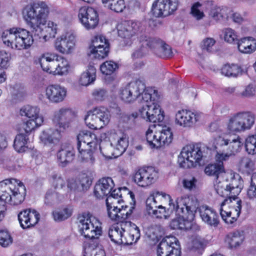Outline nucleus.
Segmentation results:
<instances>
[{
	"mask_svg": "<svg viewBox=\"0 0 256 256\" xmlns=\"http://www.w3.org/2000/svg\"><path fill=\"white\" fill-rule=\"evenodd\" d=\"M243 144L242 139L240 136L231 141L222 136L216 137L214 141V148L216 152V162L210 164L206 167V174L208 176H215L218 178V175L224 172L223 162L240 152Z\"/></svg>",
	"mask_w": 256,
	"mask_h": 256,
	"instance_id": "f257e3e1",
	"label": "nucleus"
},
{
	"mask_svg": "<svg viewBox=\"0 0 256 256\" xmlns=\"http://www.w3.org/2000/svg\"><path fill=\"white\" fill-rule=\"evenodd\" d=\"M26 10V14L24 18L28 25L32 28V32L34 38L46 42L42 26L49 12L48 6L44 2L38 1L34 2Z\"/></svg>",
	"mask_w": 256,
	"mask_h": 256,
	"instance_id": "f03ea898",
	"label": "nucleus"
},
{
	"mask_svg": "<svg viewBox=\"0 0 256 256\" xmlns=\"http://www.w3.org/2000/svg\"><path fill=\"white\" fill-rule=\"evenodd\" d=\"M26 194L24 184L15 178L6 179L0 182L1 204L18 205L24 200Z\"/></svg>",
	"mask_w": 256,
	"mask_h": 256,
	"instance_id": "7ed1b4c3",
	"label": "nucleus"
},
{
	"mask_svg": "<svg viewBox=\"0 0 256 256\" xmlns=\"http://www.w3.org/2000/svg\"><path fill=\"white\" fill-rule=\"evenodd\" d=\"M4 43L12 48L28 49L32 44V36L26 29L13 28L4 31L2 36Z\"/></svg>",
	"mask_w": 256,
	"mask_h": 256,
	"instance_id": "20e7f679",
	"label": "nucleus"
},
{
	"mask_svg": "<svg viewBox=\"0 0 256 256\" xmlns=\"http://www.w3.org/2000/svg\"><path fill=\"white\" fill-rule=\"evenodd\" d=\"M210 151L208 148L199 147L198 145L186 146L183 148L178 157V162L181 168H190L195 163H200L202 158L206 156L204 151Z\"/></svg>",
	"mask_w": 256,
	"mask_h": 256,
	"instance_id": "39448f33",
	"label": "nucleus"
},
{
	"mask_svg": "<svg viewBox=\"0 0 256 256\" xmlns=\"http://www.w3.org/2000/svg\"><path fill=\"white\" fill-rule=\"evenodd\" d=\"M110 144V148L114 149V151L111 152L112 156L114 157L122 155L126 150L128 146V138L126 134L121 131L112 132L110 134L109 136ZM104 144L100 146V150L101 154L106 157H110V150L103 146Z\"/></svg>",
	"mask_w": 256,
	"mask_h": 256,
	"instance_id": "423d86ee",
	"label": "nucleus"
},
{
	"mask_svg": "<svg viewBox=\"0 0 256 256\" xmlns=\"http://www.w3.org/2000/svg\"><path fill=\"white\" fill-rule=\"evenodd\" d=\"M255 114L250 112H242L234 114L229 120L228 129L231 132H242L250 130L254 124Z\"/></svg>",
	"mask_w": 256,
	"mask_h": 256,
	"instance_id": "0eeeda50",
	"label": "nucleus"
},
{
	"mask_svg": "<svg viewBox=\"0 0 256 256\" xmlns=\"http://www.w3.org/2000/svg\"><path fill=\"white\" fill-rule=\"evenodd\" d=\"M78 230L84 238L90 240H98L102 235L101 223L92 216L82 215L78 218Z\"/></svg>",
	"mask_w": 256,
	"mask_h": 256,
	"instance_id": "6e6552de",
	"label": "nucleus"
},
{
	"mask_svg": "<svg viewBox=\"0 0 256 256\" xmlns=\"http://www.w3.org/2000/svg\"><path fill=\"white\" fill-rule=\"evenodd\" d=\"M151 104L143 105L140 110L141 117L146 122H161L164 119V112H162L160 106L156 102L160 98V96L156 90H152Z\"/></svg>",
	"mask_w": 256,
	"mask_h": 256,
	"instance_id": "1a4fd4ad",
	"label": "nucleus"
},
{
	"mask_svg": "<svg viewBox=\"0 0 256 256\" xmlns=\"http://www.w3.org/2000/svg\"><path fill=\"white\" fill-rule=\"evenodd\" d=\"M151 104L143 105L140 110L141 117L146 122H161L164 119V112H162L160 106L156 102L160 98V96L156 90H152Z\"/></svg>",
	"mask_w": 256,
	"mask_h": 256,
	"instance_id": "9d476101",
	"label": "nucleus"
},
{
	"mask_svg": "<svg viewBox=\"0 0 256 256\" xmlns=\"http://www.w3.org/2000/svg\"><path fill=\"white\" fill-rule=\"evenodd\" d=\"M111 115L106 108H96L88 111L84 118L85 123L88 128L98 130L108 124Z\"/></svg>",
	"mask_w": 256,
	"mask_h": 256,
	"instance_id": "9b49d317",
	"label": "nucleus"
},
{
	"mask_svg": "<svg viewBox=\"0 0 256 256\" xmlns=\"http://www.w3.org/2000/svg\"><path fill=\"white\" fill-rule=\"evenodd\" d=\"M20 114L28 118L23 125V128L26 134H29L40 126L44 122L43 116L40 114V110L37 106L29 105L24 106L20 110Z\"/></svg>",
	"mask_w": 256,
	"mask_h": 256,
	"instance_id": "f8f14e48",
	"label": "nucleus"
},
{
	"mask_svg": "<svg viewBox=\"0 0 256 256\" xmlns=\"http://www.w3.org/2000/svg\"><path fill=\"white\" fill-rule=\"evenodd\" d=\"M172 206L176 214H184L190 220H194L199 203L195 197H180L176 199Z\"/></svg>",
	"mask_w": 256,
	"mask_h": 256,
	"instance_id": "ddd939ff",
	"label": "nucleus"
},
{
	"mask_svg": "<svg viewBox=\"0 0 256 256\" xmlns=\"http://www.w3.org/2000/svg\"><path fill=\"white\" fill-rule=\"evenodd\" d=\"M146 90L144 82L138 79L128 84L122 88L120 92L121 99L126 103H131L135 101L140 96V93Z\"/></svg>",
	"mask_w": 256,
	"mask_h": 256,
	"instance_id": "4468645a",
	"label": "nucleus"
},
{
	"mask_svg": "<svg viewBox=\"0 0 256 256\" xmlns=\"http://www.w3.org/2000/svg\"><path fill=\"white\" fill-rule=\"evenodd\" d=\"M157 256H180V242L174 237L162 239L157 246Z\"/></svg>",
	"mask_w": 256,
	"mask_h": 256,
	"instance_id": "2eb2a0df",
	"label": "nucleus"
},
{
	"mask_svg": "<svg viewBox=\"0 0 256 256\" xmlns=\"http://www.w3.org/2000/svg\"><path fill=\"white\" fill-rule=\"evenodd\" d=\"M158 178V172L152 166L140 168L134 176V182L142 187L148 186L154 182Z\"/></svg>",
	"mask_w": 256,
	"mask_h": 256,
	"instance_id": "dca6fc26",
	"label": "nucleus"
},
{
	"mask_svg": "<svg viewBox=\"0 0 256 256\" xmlns=\"http://www.w3.org/2000/svg\"><path fill=\"white\" fill-rule=\"evenodd\" d=\"M178 5V0H158L153 4L152 11L156 18L165 17L176 11Z\"/></svg>",
	"mask_w": 256,
	"mask_h": 256,
	"instance_id": "f3484780",
	"label": "nucleus"
},
{
	"mask_svg": "<svg viewBox=\"0 0 256 256\" xmlns=\"http://www.w3.org/2000/svg\"><path fill=\"white\" fill-rule=\"evenodd\" d=\"M140 41L143 46H146L149 48L156 49V54L159 56H170L172 55L170 46L159 38L142 36L140 37Z\"/></svg>",
	"mask_w": 256,
	"mask_h": 256,
	"instance_id": "a211bd4d",
	"label": "nucleus"
},
{
	"mask_svg": "<svg viewBox=\"0 0 256 256\" xmlns=\"http://www.w3.org/2000/svg\"><path fill=\"white\" fill-rule=\"evenodd\" d=\"M76 35L68 32L58 37L54 42V48L60 53L64 54H71L75 47Z\"/></svg>",
	"mask_w": 256,
	"mask_h": 256,
	"instance_id": "6ab92c4d",
	"label": "nucleus"
},
{
	"mask_svg": "<svg viewBox=\"0 0 256 256\" xmlns=\"http://www.w3.org/2000/svg\"><path fill=\"white\" fill-rule=\"evenodd\" d=\"M78 18L86 30L94 29L98 24V16L92 8L84 6L79 10Z\"/></svg>",
	"mask_w": 256,
	"mask_h": 256,
	"instance_id": "aec40b11",
	"label": "nucleus"
},
{
	"mask_svg": "<svg viewBox=\"0 0 256 256\" xmlns=\"http://www.w3.org/2000/svg\"><path fill=\"white\" fill-rule=\"evenodd\" d=\"M90 54L94 57L102 59L106 56L109 52V44L102 36H98L92 40V44L90 47Z\"/></svg>",
	"mask_w": 256,
	"mask_h": 256,
	"instance_id": "412c9836",
	"label": "nucleus"
},
{
	"mask_svg": "<svg viewBox=\"0 0 256 256\" xmlns=\"http://www.w3.org/2000/svg\"><path fill=\"white\" fill-rule=\"evenodd\" d=\"M139 26L136 22L125 21L118 26V35L124 39L126 46H130L132 43V38L138 32Z\"/></svg>",
	"mask_w": 256,
	"mask_h": 256,
	"instance_id": "4be33fe9",
	"label": "nucleus"
},
{
	"mask_svg": "<svg viewBox=\"0 0 256 256\" xmlns=\"http://www.w3.org/2000/svg\"><path fill=\"white\" fill-rule=\"evenodd\" d=\"M18 220L22 228H30L38 222L40 214L34 210H24L18 214Z\"/></svg>",
	"mask_w": 256,
	"mask_h": 256,
	"instance_id": "5701e85b",
	"label": "nucleus"
},
{
	"mask_svg": "<svg viewBox=\"0 0 256 256\" xmlns=\"http://www.w3.org/2000/svg\"><path fill=\"white\" fill-rule=\"evenodd\" d=\"M176 214L179 216V217L171 221L170 226L172 228L192 231L200 230L198 226L194 222V220H190L187 218L188 215L182 213Z\"/></svg>",
	"mask_w": 256,
	"mask_h": 256,
	"instance_id": "b1692460",
	"label": "nucleus"
},
{
	"mask_svg": "<svg viewBox=\"0 0 256 256\" xmlns=\"http://www.w3.org/2000/svg\"><path fill=\"white\" fill-rule=\"evenodd\" d=\"M73 112L68 108H62L54 112L52 122L55 127L63 130L68 126L70 119L73 116Z\"/></svg>",
	"mask_w": 256,
	"mask_h": 256,
	"instance_id": "393cba45",
	"label": "nucleus"
},
{
	"mask_svg": "<svg viewBox=\"0 0 256 256\" xmlns=\"http://www.w3.org/2000/svg\"><path fill=\"white\" fill-rule=\"evenodd\" d=\"M114 186V182L111 178H103L96 184L94 194L97 198H102L110 194Z\"/></svg>",
	"mask_w": 256,
	"mask_h": 256,
	"instance_id": "a878e982",
	"label": "nucleus"
},
{
	"mask_svg": "<svg viewBox=\"0 0 256 256\" xmlns=\"http://www.w3.org/2000/svg\"><path fill=\"white\" fill-rule=\"evenodd\" d=\"M176 120L180 126L190 128L198 120V116L190 110H182L176 114Z\"/></svg>",
	"mask_w": 256,
	"mask_h": 256,
	"instance_id": "bb28decb",
	"label": "nucleus"
},
{
	"mask_svg": "<svg viewBox=\"0 0 256 256\" xmlns=\"http://www.w3.org/2000/svg\"><path fill=\"white\" fill-rule=\"evenodd\" d=\"M66 90L60 85L54 84L48 86L46 89V96L52 103H58L64 99Z\"/></svg>",
	"mask_w": 256,
	"mask_h": 256,
	"instance_id": "cd10ccee",
	"label": "nucleus"
},
{
	"mask_svg": "<svg viewBox=\"0 0 256 256\" xmlns=\"http://www.w3.org/2000/svg\"><path fill=\"white\" fill-rule=\"evenodd\" d=\"M57 158L58 165L65 167L72 162L74 156V150L70 144L62 145L60 150L58 152Z\"/></svg>",
	"mask_w": 256,
	"mask_h": 256,
	"instance_id": "c85d7f7f",
	"label": "nucleus"
},
{
	"mask_svg": "<svg viewBox=\"0 0 256 256\" xmlns=\"http://www.w3.org/2000/svg\"><path fill=\"white\" fill-rule=\"evenodd\" d=\"M131 222H122L112 225L108 233L111 240L118 244H122L125 228H128Z\"/></svg>",
	"mask_w": 256,
	"mask_h": 256,
	"instance_id": "c756f323",
	"label": "nucleus"
},
{
	"mask_svg": "<svg viewBox=\"0 0 256 256\" xmlns=\"http://www.w3.org/2000/svg\"><path fill=\"white\" fill-rule=\"evenodd\" d=\"M63 130L58 127L50 128L42 132L40 140L44 144H56L62 137L61 132Z\"/></svg>",
	"mask_w": 256,
	"mask_h": 256,
	"instance_id": "7c9ffc66",
	"label": "nucleus"
},
{
	"mask_svg": "<svg viewBox=\"0 0 256 256\" xmlns=\"http://www.w3.org/2000/svg\"><path fill=\"white\" fill-rule=\"evenodd\" d=\"M96 142V136L94 134L87 130L82 131L77 136L76 148H92L94 146Z\"/></svg>",
	"mask_w": 256,
	"mask_h": 256,
	"instance_id": "2f4dec72",
	"label": "nucleus"
},
{
	"mask_svg": "<svg viewBox=\"0 0 256 256\" xmlns=\"http://www.w3.org/2000/svg\"><path fill=\"white\" fill-rule=\"evenodd\" d=\"M200 214L202 220L208 225L217 227L220 220L218 214L210 208L202 207L199 210Z\"/></svg>",
	"mask_w": 256,
	"mask_h": 256,
	"instance_id": "473e14b6",
	"label": "nucleus"
},
{
	"mask_svg": "<svg viewBox=\"0 0 256 256\" xmlns=\"http://www.w3.org/2000/svg\"><path fill=\"white\" fill-rule=\"evenodd\" d=\"M91 184V182L88 178L84 177L81 179H69L67 183V187L70 192H82L87 190Z\"/></svg>",
	"mask_w": 256,
	"mask_h": 256,
	"instance_id": "72a5a7b5",
	"label": "nucleus"
},
{
	"mask_svg": "<svg viewBox=\"0 0 256 256\" xmlns=\"http://www.w3.org/2000/svg\"><path fill=\"white\" fill-rule=\"evenodd\" d=\"M140 230L138 226L133 224L125 228L122 239L123 244L130 245L136 242L140 238Z\"/></svg>",
	"mask_w": 256,
	"mask_h": 256,
	"instance_id": "f704fd0d",
	"label": "nucleus"
},
{
	"mask_svg": "<svg viewBox=\"0 0 256 256\" xmlns=\"http://www.w3.org/2000/svg\"><path fill=\"white\" fill-rule=\"evenodd\" d=\"M215 189L218 194L222 197L226 198L222 202L221 206H224L226 203L228 204L232 202L233 196L231 190L229 188L227 180H224L219 182L215 185Z\"/></svg>",
	"mask_w": 256,
	"mask_h": 256,
	"instance_id": "c9c22d12",
	"label": "nucleus"
},
{
	"mask_svg": "<svg viewBox=\"0 0 256 256\" xmlns=\"http://www.w3.org/2000/svg\"><path fill=\"white\" fill-rule=\"evenodd\" d=\"M238 48L244 54H250L256 50V40L252 38H244L237 42Z\"/></svg>",
	"mask_w": 256,
	"mask_h": 256,
	"instance_id": "e433bc0d",
	"label": "nucleus"
},
{
	"mask_svg": "<svg viewBox=\"0 0 256 256\" xmlns=\"http://www.w3.org/2000/svg\"><path fill=\"white\" fill-rule=\"evenodd\" d=\"M244 237L242 231L236 230L227 234L226 241L231 248L238 246L244 240Z\"/></svg>",
	"mask_w": 256,
	"mask_h": 256,
	"instance_id": "4c0bfd02",
	"label": "nucleus"
},
{
	"mask_svg": "<svg viewBox=\"0 0 256 256\" xmlns=\"http://www.w3.org/2000/svg\"><path fill=\"white\" fill-rule=\"evenodd\" d=\"M158 136L161 140L162 146L169 145L173 140V132L172 128L164 126L162 129L158 130Z\"/></svg>",
	"mask_w": 256,
	"mask_h": 256,
	"instance_id": "58836bf2",
	"label": "nucleus"
},
{
	"mask_svg": "<svg viewBox=\"0 0 256 256\" xmlns=\"http://www.w3.org/2000/svg\"><path fill=\"white\" fill-rule=\"evenodd\" d=\"M96 69L94 66L89 65L86 72L81 75L80 82L84 86H87L94 82L96 78Z\"/></svg>",
	"mask_w": 256,
	"mask_h": 256,
	"instance_id": "ea45409f",
	"label": "nucleus"
},
{
	"mask_svg": "<svg viewBox=\"0 0 256 256\" xmlns=\"http://www.w3.org/2000/svg\"><path fill=\"white\" fill-rule=\"evenodd\" d=\"M228 11L229 9L226 8H220L214 6L210 10V16L216 21L222 20H228Z\"/></svg>",
	"mask_w": 256,
	"mask_h": 256,
	"instance_id": "a19ab883",
	"label": "nucleus"
},
{
	"mask_svg": "<svg viewBox=\"0 0 256 256\" xmlns=\"http://www.w3.org/2000/svg\"><path fill=\"white\" fill-rule=\"evenodd\" d=\"M160 195H162L163 198H166L167 196L170 200V195L162 192H160L158 191L155 192L153 195H150L146 200V210L148 214L150 215L152 212L156 210L158 206L156 204L155 198Z\"/></svg>",
	"mask_w": 256,
	"mask_h": 256,
	"instance_id": "79ce46f5",
	"label": "nucleus"
},
{
	"mask_svg": "<svg viewBox=\"0 0 256 256\" xmlns=\"http://www.w3.org/2000/svg\"><path fill=\"white\" fill-rule=\"evenodd\" d=\"M105 7L116 12H121L126 8L124 0H102Z\"/></svg>",
	"mask_w": 256,
	"mask_h": 256,
	"instance_id": "37998d69",
	"label": "nucleus"
},
{
	"mask_svg": "<svg viewBox=\"0 0 256 256\" xmlns=\"http://www.w3.org/2000/svg\"><path fill=\"white\" fill-rule=\"evenodd\" d=\"M162 228L158 225L152 226L148 228L146 231L147 237L154 243L157 242L162 236Z\"/></svg>",
	"mask_w": 256,
	"mask_h": 256,
	"instance_id": "c03bdc74",
	"label": "nucleus"
},
{
	"mask_svg": "<svg viewBox=\"0 0 256 256\" xmlns=\"http://www.w3.org/2000/svg\"><path fill=\"white\" fill-rule=\"evenodd\" d=\"M26 136L23 134H18L14 139V149L18 152H22L28 149Z\"/></svg>",
	"mask_w": 256,
	"mask_h": 256,
	"instance_id": "a18cd8bd",
	"label": "nucleus"
},
{
	"mask_svg": "<svg viewBox=\"0 0 256 256\" xmlns=\"http://www.w3.org/2000/svg\"><path fill=\"white\" fill-rule=\"evenodd\" d=\"M146 141L152 148H158L162 146L161 140L158 136V131L154 134L152 130L149 128L146 132Z\"/></svg>",
	"mask_w": 256,
	"mask_h": 256,
	"instance_id": "49530a36",
	"label": "nucleus"
},
{
	"mask_svg": "<svg viewBox=\"0 0 256 256\" xmlns=\"http://www.w3.org/2000/svg\"><path fill=\"white\" fill-rule=\"evenodd\" d=\"M228 186L231 190L233 196V200H238L237 196L240 192L242 188V181L240 178H232L230 182L228 183Z\"/></svg>",
	"mask_w": 256,
	"mask_h": 256,
	"instance_id": "de8ad7c7",
	"label": "nucleus"
},
{
	"mask_svg": "<svg viewBox=\"0 0 256 256\" xmlns=\"http://www.w3.org/2000/svg\"><path fill=\"white\" fill-rule=\"evenodd\" d=\"M44 34L46 35V40L47 41L50 38H54L56 34L57 26L54 22L48 21L44 24L42 26Z\"/></svg>",
	"mask_w": 256,
	"mask_h": 256,
	"instance_id": "09e8293b",
	"label": "nucleus"
},
{
	"mask_svg": "<svg viewBox=\"0 0 256 256\" xmlns=\"http://www.w3.org/2000/svg\"><path fill=\"white\" fill-rule=\"evenodd\" d=\"M240 68L236 64H225L221 69V73L222 74L226 76L230 77L236 76L240 72Z\"/></svg>",
	"mask_w": 256,
	"mask_h": 256,
	"instance_id": "8fccbe9b",
	"label": "nucleus"
},
{
	"mask_svg": "<svg viewBox=\"0 0 256 256\" xmlns=\"http://www.w3.org/2000/svg\"><path fill=\"white\" fill-rule=\"evenodd\" d=\"M81 147L78 150L79 152L78 156L82 160L93 164L94 162V158L93 156L92 152L90 148H86Z\"/></svg>",
	"mask_w": 256,
	"mask_h": 256,
	"instance_id": "3c124183",
	"label": "nucleus"
},
{
	"mask_svg": "<svg viewBox=\"0 0 256 256\" xmlns=\"http://www.w3.org/2000/svg\"><path fill=\"white\" fill-rule=\"evenodd\" d=\"M57 74L64 75L68 73L70 65L68 61L62 57L57 56Z\"/></svg>",
	"mask_w": 256,
	"mask_h": 256,
	"instance_id": "603ef678",
	"label": "nucleus"
},
{
	"mask_svg": "<svg viewBox=\"0 0 256 256\" xmlns=\"http://www.w3.org/2000/svg\"><path fill=\"white\" fill-rule=\"evenodd\" d=\"M245 148L248 154H256V134L250 136L246 139Z\"/></svg>",
	"mask_w": 256,
	"mask_h": 256,
	"instance_id": "864d4df0",
	"label": "nucleus"
},
{
	"mask_svg": "<svg viewBox=\"0 0 256 256\" xmlns=\"http://www.w3.org/2000/svg\"><path fill=\"white\" fill-rule=\"evenodd\" d=\"M118 68V64L113 61H106L100 66L102 72L106 75H110Z\"/></svg>",
	"mask_w": 256,
	"mask_h": 256,
	"instance_id": "5fc2aeb1",
	"label": "nucleus"
},
{
	"mask_svg": "<svg viewBox=\"0 0 256 256\" xmlns=\"http://www.w3.org/2000/svg\"><path fill=\"white\" fill-rule=\"evenodd\" d=\"M94 246H89L86 247L84 250V256H105V252L103 250L97 248L96 245L97 242H95Z\"/></svg>",
	"mask_w": 256,
	"mask_h": 256,
	"instance_id": "6e6d98bb",
	"label": "nucleus"
},
{
	"mask_svg": "<svg viewBox=\"0 0 256 256\" xmlns=\"http://www.w3.org/2000/svg\"><path fill=\"white\" fill-rule=\"evenodd\" d=\"M58 201V194L52 190H48L44 197V204L49 206H51Z\"/></svg>",
	"mask_w": 256,
	"mask_h": 256,
	"instance_id": "4d7b16f0",
	"label": "nucleus"
},
{
	"mask_svg": "<svg viewBox=\"0 0 256 256\" xmlns=\"http://www.w3.org/2000/svg\"><path fill=\"white\" fill-rule=\"evenodd\" d=\"M52 215L56 221H62L67 219L71 216V212L68 208H65L62 210H56L53 212Z\"/></svg>",
	"mask_w": 256,
	"mask_h": 256,
	"instance_id": "13d9d810",
	"label": "nucleus"
},
{
	"mask_svg": "<svg viewBox=\"0 0 256 256\" xmlns=\"http://www.w3.org/2000/svg\"><path fill=\"white\" fill-rule=\"evenodd\" d=\"M247 196L250 199H256V172L252 174L250 185L247 189Z\"/></svg>",
	"mask_w": 256,
	"mask_h": 256,
	"instance_id": "bf43d9fd",
	"label": "nucleus"
},
{
	"mask_svg": "<svg viewBox=\"0 0 256 256\" xmlns=\"http://www.w3.org/2000/svg\"><path fill=\"white\" fill-rule=\"evenodd\" d=\"M51 182L55 188H62L65 186V180L60 174L54 173L51 176Z\"/></svg>",
	"mask_w": 256,
	"mask_h": 256,
	"instance_id": "052dcab7",
	"label": "nucleus"
},
{
	"mask_svg": "<svg viewBox=\"0 0 256 256\" xmlns=\"http://www.w3.org/2000/svg\"><path fill=\"white\" fill-rule=\"evenodd\" d=\"M224 40L228 43L238 42V36L234 30L231 28H226L224 30Z\"/></svg>",
	"mask_w": 256,
	"mask_h": 256,
	"instance_id": "680f3d73",
	"label": "nucleus"
},
{
	"mask_svg": "<svg viewBox=\"0 0 256 256\" xmlns=\"http://www.w3.org/2000/svg\"><path fill=\"white\" fill-rule=\"evenodd\" d=\"M12 242V238L6 230H0V245L2 247H7Z\"/></svg>",
	"mask_w": 256,
	"mask_h": 256,
	"instance_id": "e2e57ef3",
	"label": "nucleus"
},
{
	"mask_svg": "<svg viewBox=\"0 0 256 256\" xmlns=\"http://www.w3.org/2000/svg\"><path fill=\"white\" fill-rule=\"evenodd\" d=\"M52 54H42L40 58V63L43 70L47 72L50 70L48 68L52 60Z\"/></svg>",
	"mask_w": 256,
	"mask_h": 256,
	"instance_id": "0e129e2a",
	"label": "nucleus"
},
{
	"mask_svg": "<svg viewBox=\"0 0 256 256\" xmlns=\"http://www.w3.org/2000/svg\"><path fill=\"white\" fill-rule=\"evenodd\" d=\"M256 92V86L252 84H249L246 86L244 90L239 94V96L244 98H250L254 96Z\"/></svg>",
	"mask_w": 256,
	"mask_h": 256,
	"instance_id": "69168bd1",
	"label": "nucleus"
},
{
	"mask_svg": "<svg viewBox=\"0 0 256 256\" xmlns=\"http://www.w3.org/2000/svg\"><path fill=\"white\" fill-rule=\"evenodd\" d=\"M196 179L194 176H188L184 178L182 182L184 188L189 190H192L196 188Z\"/></svg>",
	"mask_w": 256,
	"mask_h": 256,
	"instance_id": "338daca9",
	"label": "nucleus"
},
{
	"mask_svg": "<svg viewBox=\"0 0 256 256\" xmlns=\"http://www.w3.org/2000/svg\"><path fill=\"white\" fill-rule=\"evenodd\" d=\"M10 54L6 51H0V66L2 68H7L10 66Z\"/></svg>",
	"mask_w": 256,
	"mask_h": 256,
	"instance_id": "774afa93",
	"label": "nucleus"
}]
</instances>
